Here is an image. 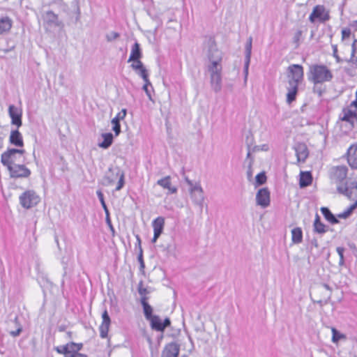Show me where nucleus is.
<instances>
[{
    "instance_id": "nucleus-37",
    "label": "nucleus",
    "mask_w": 357,
    "mask_h": 357,
    "mask_svg": "<svg viewBox=\"0 0 357 357\" xmlns=\"http://www.w3.org/2000/svg\"><path fill=\"white\" fill-rule=\"evenodd\" d=\"M332 49H333V56L335 59V60L337 63H340V62L343 61L344 60H345L344 59L342 58L339 55L337 45H333Z\"/></svg>"
},
{
    "instance_id": "nucleus-10",
    "label": "nucleus",
    "mask_w": 357,
    "mask_h": 357,
    "mask_svg": "<svg viewBox=\"0 0 357 357\" xmlns=\"http://www.w3.org/2000/svg\"><path fill=\"white\" fill-rule=\"evenodd\" d=\"M345 155L349 167L353 169H357V143L349 146Z\"/></svg>"
},
{
    "instance_id": "nucleus-7",
    "label": "nucleus",
    "mask_w": 357,
    "mask_h": 357,
    "mask_svg": "<svg viewBox=\"0 0 357 357\" xmlns=\"http://www.w3.org/2000/svg\"><path fill=\"white\" fill-rule=\"evenodd\" d=\"M348 169L344 165L335 166L329 170V178L332 183H343L347 177Z\"/></svg>"
},
{
    "instance_id": "nucleus-46",
    "label": "nucleus",
    "mask_w": 357,
    "mask_h": 357,
    "mask_svg": "<svg viewBox=\"0 0 357 357\" xmlns=\"http://www.w3.org/2000/svg\"><path fill=\"white\" fill-rule=\"evenodd\" d=\"M3 139L1 137H0V150L3 148Z\"/></svg>"
},
{
    "instance_id": "nucleus-32",
    "label": "nucleus",
    "mask_w": 357,
    "mask_h": 357,
    "mask_svg": "<svg viewBox=\"0 0 357 357\" xmlns=\"http://www.w3.org/2000/svg\"><path fill=\"white\" fill-rule=\"evenodd\" d=\"M220 61H213L210 66V70L211 71L213 76L215 75L218 77V78H220V73L221 70V66L220 65Z\"/></svg>"
},
{
    "instance_id": "nucleus-16",
    "label": "nucleus",
    "mask_w": 357,
    "mask_h": 357,
    "mask_svg": "<svg viewBox=\"0 0 357 357\" xmlns=\"http://www.w3.org/2000/svg\"><path fill=\"white\" fill-rule=\"evenodd\" d=\"M257 202L259 205L266 207L270 204V193L266 188L260 189L256 196Z\"/></svg>"
},
{
    "instance_id": "nucleus-8",
    "label": "nucleus",
    "mask_w": 357,
    "mask_h": 357,
    "mask_svg": "<svg viewBox=\"0 0 357 357\" xmlns=\"http://www.w3.org/2000/svg\"><path fill=\"white\" fill-rule=\"evenodd\" d=\"M24 153V150L10 149L4 151L1 155V162L7 169L13 165H15L17 155H22Z\"/></svg>"
},
{
    "instance_id": "nucleus-47",
    "label": "nucleus",
    "mask_w": 357,
    "mask_h": 357,
    "mask_svg": "<svg viewBox=\"0 0 357 357\" xmlns=\"http://www.w3.org/2000/svg\"><path fill=\"white\" fill-rule=\"evenodd\" d=\"M249 47H251V39L250 40Z\"/></svg>"
},
{
    "instance_id": "nucleus-33",
    "label": "nucleus",
    "mask_w": 357,
    "mask_h": 357,
    "mask_svg": "<svg viewBox=\"0 0 357 357\" xmlns=\"http://www.w3.org/2000/svg\"><path fill=\"white\" fill-rule=\"evenodd\" d=\"M350 60L352 62H357V39L356 38L352 42Z\"/></svg>"
},
{
    "instance_id": "nucleus-19",
    "label": "nucleus",
    "mask_w": 357,
    "mask_h": 357,
    "mask_svg": "<svg viewBox=\"0 0 357 357\" xmlns=\"http://www.w3.org/2000/svg\"><path fill=\"white\" fill-rule=\"evenodd\" d=\"M13 20L8 16L0 18V35L8 33L13 26Z\"/></svg>"
},
{
    "instance_id": "nucleus-21",
    "label": "nucleus",
    "mask_w": 357,
    "mask_h": 357,
    "mask_svg": "<svg viewBox=\"0 0 357 357\" xmlns=\"http://www.w3.org/2000/svg\"><path fill=\"white\" fill-rule=\"evenodd\" d=\"M132 63L131 64L132 68L136 71L142 78H146L148 72L144 66L140 59L132 60Z\"/></svg>"
},
{
    "instance_id": "nucleus-5",
    "label": "nucleus",
    "mask_w": 357,
    "mask_h": 357,
    "mask_svg": "<svg viewBox=\"0 0 357 357\" xmlns=\"http://www.w3.org/2000/svg\"><path fill=\"white\" fill-rule=\"evenodd\" d=\"M330 19V10L324 5H316L309 16V20L312 23H325Z\"/></svg>"
},
{
    "instance_id": "nucleus-42",
    "label": "nucleus",
    "mask_w": 357,
    "mask_h": 357,
    "mask_svg": "<svg viewBox=\"0 0 357 357\" xmlns=\"http://www.w3.org/2000/svg\"><path fill=\"white\" fill-rule=\"evenodd\" d=\"M97 195H98V197L102 204V207L107 211V206H106L105 200H104V197H103L102 192L100 190H98Z\"/></svg>"
},
{
    "instance_id": "nucleus-12",
    "label": "nucleus",
    "mask_w": 357,
    "mask_h": 357,
    "mask_svg": "<svg viewBox=\"0 0 357 357\" xmlns=\"http://www.w3.org/2000/svg\"><path fill=\"white\" fill-rule=\"evenodd\" d=\"M180 345L176 342L167 344L162 352V357H178Z\"/></svg>"
},
{
    "instance_id": "nucleus-41",
    "label": "nucleus",
    "mask_w": 357,
    "mask_h": 357,
    "mask_svg": "<svg viewBox=\"0 0 357 357\" xmlns=\"http://www.w3.org/2000/svg\"><path fill=\"white\" fill-rule=\"evenodd\" d=\"M123 185H124V175L123 174H121L119 176V179L118 181V184L116 187V190H121L123 188Z\"/></svg>"
},
{
    "instance_id": "nucleus-20",
    "label": "nucleus",
    "mask_w": 357,
    "mask_h": 357,
    "mask_svg": "<svg viewBox=\"0 0 357 357\" xmlns=\"http://www.w3.org/2000/svg\"><path fill=\"white\" fill-rule=\"evenodd\" d=\"M9 142L11 144L18 146L23 147L24 146V141L22 136V134L19 132L18 130H12L9 137Z\"/></svg>"
},
{
    "instance_id": "nucleus-4",
    "label": "nucleus",
    "mask_w": 357,
    "mask_h": 357,
    "mask_svg": "<svg viewBox=\"0 0 357 357\" xmlns=\"http://www.w3.org/2000/svg\"><path fill=\"white\" fill-rule=\"evenodd\" d=\"M82 348V343L68 342L65 345L55 347V351L64 357H87L85 354L79 352Z\"/></svg>"
},
{
    "instance_id": "nucleus-29",
    "label": "nucleus",
    "mask_w": 357,
    "mask_h": 357,
    "mask_svg": "<svg viewBox=\"0 0 357 357\" xmlns=\"http://www.w3.org/2000/svg\"><path fill=\"white\" fill-rule=\"evenodd\" d=\"M354 34L349 27H344L341 30V41L344 42L349 40L351 36L354 37Z\"/></svg>"
},
{
    "instance_id": "nucleus-49",
    "label": "nucleus",
    "mask_w": 357,
    "mask_h": 357,
    "mask_svg": "<svg viewBox=\"0 0 357 357\" xmlns=\"http://www.w3.org/2000/svg\"><path fill=\"white\" fill-rule=\"evenodd\" d=\"M355 23L357 24V20H356V21H355Z\"/></svg>"
},
{
    "instance_id": "nucleus-48",
    "label": "nucleus",
    "mask_w": 357,
    "mask_h": 357,
    "mask_svg": "<svg viewBox=\"0 0 357 357\" xmlns=\"http://www.w3.org/2000/svg\"><path fill=\"white\" fill-rule=\"evenodd\" d=\"M197 190H199L200 192H202V190L201 189H197Z\"/></svg>"
},
{
    "instance_id": "nucleus-24",
    "label": "nucleus",
    "mask_w": 357,
    "mask_h": 357,
    "mask_svg": "<svg viewBox=\"0 0 357 357\" xmlns=\"http://www.w3.org/2000/svg\"><path fill=\"white\" fill-rule=\"evenodd\" d=\"M321 211L325 219L330 223L334 225L338 223L337 218L331 212L327 207H321Z\"/></svg>"
},
{
    "instance_id": "nucleus-35",
    "label": "nucleus",
    "mask_w": 357,
    "mask_h": 357,
    "mask_svg": "<svg viewBox=\"0 0 357 357\" xmlns=\"http://www.w3.org/2000/svg\"><path fill=\"white\" fill-rule=\"evenodd\" d=\"M111 123L112 124V130H114L115 135L118 136L121 132L120 121L113 118Z\"/></svg>"
},
{
    "instance_id": "nucleus-14",
    "label": "nucleus",
    "mask_w": 357,
    "mask_h": 357,
    "mask_svg": "<svg viewBox=\"0 0 357 357\" xmlns=\"http://www.w3.org/2000/svg\"><path fill=\"white\" fill-rule=\"evenodd\" d=\"M102 323L99 327L100 335L102 338L107 337L111 320L107 310L102 314Z\"/></svg>"
},
{
    "instance_id": "nucleus-38",
    "label": "nucleus",
    "mask_w": 357,
    "mask_h": 357,
    "mask_svg": "<svg viewBox=\"0 0 357 357\" xmlns=\"http://www.w3.org/2000/svg\"><path fill=\"white\" fill-rule=\"evenodd\" d=\"M266 181V176L264 173H259L256 176V182L258 185H262Z\"/></svg>"
},
{
    "instance_id": "nucleus-43",
    "label": "nucleus",
    "mask_w": 357,
    "mask_h": 357,
    "mask_svg": "<svg viewBox=\"0 0 357 357\" xmlns=\"http://www.w3.org/2000/svg\"><path fill=\"white\" fill-rule=\"evenodd\" d=\"M119 37V34L118 33L114 32V31L107 36V40H109V41L116 39Z\"/></svg>"
},
{
    "instance_id": "nucleus-23",
    "label": "nucleus",
    "mask_w": 357,
    "mask_h": 357,
    "mask_svg": "<svg viewBox=\"0 0 357 357\" xmlns=\"http://www.w3.org/2000/svg\"><path fill=\"white\" fill-rule=\"evenodd\" d=\"M314 231L318 234H324L327 231L326 226L321 221L319 214L316 213L313 224Z\"/></svg>"
},
{
    "instance_id": "nucleus-17",
    "label": "nucleus",
    "mask_w": 357,
    "mask_h": 357,
    "mask_svg": "<svg viewBox=\"0 0 357 357\" xmlns=\"http://www.w3.org/2000/svg\"><path fill=\"white\" fill-rule=\"evenodd\" d=\"M295 151L298 162H304L308 157V149L305 144L298 143L295 146Z\"/></svg>"
},
{
    "instance_id": "nucleus-18",
    "label": "nucleus",
    "mask_w": 357,
    "mask_h": 357,
    "mask_svg": "<svg viewBox=\"0 0 357 357\" xmlns=\"http://www.w3.org/2000/svg\"><path fill=\"white\" fill-rule=\"evenodd\" d=\"M157 184L162 187L163 189L168 190L171 194H174L177 192V188L172 185L171 177L169 176H165L157 181Z\"/></svg>"
},
{
    "instance_id": "nucleus-27",
    "label": "nucleus",
    "mask_w": 357,
    "mask_h": 357,
    "mask_svg": "<svg viewBox=\"0 0 357 357\" xmlns=\"http://www.w3.org/2000/svg\"><path fill=\"white\" fill-rule=\"evenodd\" d=\"M141 303L143 307L144 313L146 319L148 320L151 319V317L155 316L152 314L153 309L151 306L148 303V301H146V298H143V301H142Z\"/></svg>"
},
{
    "instance_id": "nucleus-22",
    "label": "nucleus",
    "mask_w": 357,
    "mask_h": 357,
    "mask_svg": "<svg viewBox=\"0 0 357 357\" xmlns=\"http://www.w3.org/2000/svg\"><path fill=\"white\" fill-rule=\"evenodd\" d=\"M312 176L310 172H301L300 173L299 185L305 188L312 184Z\"/></svg>"
},
{
    "instance_id": "nucleus-3",
    "label": "nucleus",
    "mask_w": 357,
    "mask_h": 357,
    "mask_svg": "<svg viewBox=\"0 0 357 357\" xmlns=\"http://www.w3.org/2000/svg\"><path fill=\"white\" fill-rule=\"evenodd\" d=\"M333 77L332 71L325 65L314 64L309 68L308 79L314 84L331 82Z\"/></svg>"
},
{
    "instance_id": "nucleus-15",
    "label": "nucleus",
    "mask_w": 357,
    "mask_h": 357,
    "mask_svg": "<svg viewBox=\"0 0 357 357\" xmlns=\"http://www.w3.org/2000/svg\"><path fill=\"white\" fill-rule=\"evenodd\" d=\"M152 226L153 228V238L152 241L153 243L156 242L160 234H162L164 226H165V219L162 217H158L155 218L152 223Z\"/></svg>"
},
{
    "instance_id": "nucleus-26",
    "label": "nucleus",
    "mask_w": 357,
    "mask_h": 357,
    "mask_svg": "<svg viewBox=\"0 0 357 357\" xmlns=\"http://www.w3.org/2000/svg\"><path fill=\"white\" fill-rule=\"evenodd\" d=\"M102 137L103 141L99 144L100 147L107 149L112 145L113 142V135L112 133H103Z\"/></svg>"
},
{
    "instance_id": "nucleus-11",
    "label": "nucleus",
    "mask_w": 357,
    "mask_h": 357,
    "mask_svg": "<svg viewBox=\"0 0 357 357\" xmlns=\"http://www.w3.org/2000/svg\"><path fill=\"white\" fill-rule=\"evenodd\" d=\"M149 321L152 329L160 332L164 331L165 328L169 326L171 324V321L169 318H166L164 321H162L157 315L151 317V319H149Z\"/></svg>"
},
{
    "instance_id": "nucleus-39",
    "label": "nucleus",
    "mask_w": 357,
    "mask_h": 357,
    "mask_svg": "<svg viewBox=\"0 0 357 357\" xmlns=\"http://www.w3.org/2000/svg\"><path fill=\"white\" fill-rule=\"evenodd\" d=\"M336 251L340 257V260H339L340 264H343L344 261V248L342 247H337L336 248Z\"/></svg>"
},
{
    "instance_id": "nucleus-28",
    "label": "nucleus",
    "mask_w": 357,
    "mask_h": 357,
    "mask_svg": "<svg viewBox=\"0 0 357 357\" xmlns=\"http://www.w3.org/2000/svg\"><path fill=\"white\" fill-rule=\"evenodd\" d=\"M291 240L294 243H300L303 240V231L300 227L291 230Z\"/></svg>"
},
{
    "instance_id": "nucleus-6",
    "label": "nucleus",
    "mask_w": 357,
    "mask_h": 357,
    "mask_svg": "<svg viewBox=\"0 0 357 357\" xmlns=\"http://www.w3.org/2000/svg\"><path fill=\"white\" fill-rule=\"evenodd\" d=\"M20 203L26 209L36 206L40 202V197L33 190L24 191L19 197Z\"/></svg>"
},
{
    "instance_id": "nucleus-2",
    "label": "nucleus",
    "mask_w": 357,
    "mask_h": 357,
    "mask_svg": "<svg viewBox=\"0 0 357 357\" xmlns=\"http://www.w3.org/2000/svg\"><path fill=\"white\" fill-rule=\"evenodd\" d=\"M339 122L342 130L344 133L357 132V110L352 106L344 107L339 115Z\"/></svg>"
},
{
    "instance_id": "nucleus-9",
    "label": "nucleus",
    "mask_w": 357,
    "mask_h": 357,
    "mask_svg": "<svg viewBox=\"0 0 357 357\" xmlns=\"http://www.w3.org/2000/svg\"><path fill=\"white\" fill-rule=\"evenodd\" d=\"M10 176L12 178H28L31 171L24 165H15L8 168Z\"/></svg>"
},
{
    "instance_id": "nucleus-34",
    "label": "nucleus",
    "mask_w": 357,
    "mask_h": 357,
    "mask_svg": "<svg viewBox=\"0 0 357 357\" xmlns=\"http://www.w3.org/2000/svg\"><path fill=\"white\" fill-rule=\"evenodd\" d=\"M138 291L141 296V301H143L144 298H146V301L149 300V297L147 296V295L149 293V291L146 288L143 287L142 282H140L139 284Z\"/></svg>"
},
{
    "instance_id": "nucleus-44",
    "label": "nucleus",
    "mask_w": 357,
    "mask_h": 357,
    "mask_svg": "<svg viewBox=\"0 0 357 357\" xmlns=\"http://www.w3.org/2000/svg\"><path fill=\"white\" fill-rule=\"evenodd\" d=\"M22 331V329L20 328H18L17 330L15 331H11L10 332V335L13 337H16L17 335H20V333H21Z\"/></svg>"
},
{
    "instance_id": "nucleus-36",
    "label": "nucleus",
    "mask_w": 357,
    "mask_h": 357,
    "mask_svg": "<svg viewBox=\"0 0 357 357\" xmlns=\"http://www.w3.org/2000/svg\"><path fill=\"white\" fill-rule=\"evenodd\" d=\"M142 79L144 81V84L143 86V89L145 91L146 95L148 96V97L151 100V95L150 93V91H149L148 87H149V86H151V82L149 81V74L146 75V78H142Z\"/></svg>"
},
{
    "instance_id": "nucleus-40",
    "label": "nucleus",
    "mask_w": 357,
    "mask_h": 357,
    "mask_svg": "<svg viewBox=\"0 0 357 357\" xmlns=\"http://www.w3.org/2000/svg\"><path fill=\"white\" fill-rule=\"evenodd\" d=\"M126 114H127L126 109H122L121 111H120L114 119L120 121L121 120H123L125 119Z\"/></svg>"
},
{
    "instance_id": "nucleus-1",
    "label": "nucleus",
    "mask_w": 357,
    "mask_h": 357,
    "mask_svg": "<svg viewBox=\"0 0 357 357\" xmlns=\"http://www.w3.org/2000/svg\"><path fill=\"white\" fill-rule=\"evenodd\" d=\"M288 84L287 102L290 105L296 98L298 85L303 80L304 69L301 65L292 64L287 68Z\"/></svg>"
},
{
    "instance_id": "nucleus-30",
    "label": "nucleus",
    "mask_w": 357,
    "mask_h": 357,
    "mask_svg": "<svg viewBox=\"0 0 357 357\" xmlns=\"http://www.w3.org/2000/svg\"><path fill=\"white\" fill-rule=\"evenodd\" d=\"M357 207V201L351 204L347 210L344 212L340 213L337 215V218L342 219L347 218Z\"/></svg>"
},
{
    "instance_id": "nucleus-25",
    "label": "nucleus",
    "mask_w": 357,
    "mask_h": 357,
    "mask_svg": "<svg viewBox=\"0 0 357 357\" xmlns=\"http://www.w3.org/2000/svg\"><path fill=\"white\" fill-rule=\"evenodd\" d=\"M142 56V53L140 51L139 45L137 43H135L132 47L130 55L128 59V62H130L132 60H137L139 59Z\"/></svg>"
},
{
    "instance_id": "nucleus-13",
    "label": "nucleus",
    "mask_w": 357,
    "mask_h": 357,
    "mask_svg": "<svg viewBox=\"0 0 357 357\" xmlns=\"http://www.w3.org/2000/svg\"><path fill=\"white\" fill-rule=\"evenodd\" d=\"M8 114L11 118V123L15 125L17 128L22 126V110L14 105H10Z\"/></svg>"
},
{
    "instance_id": "nucleus-45",
    "label": "nucleus",
    "mask_w": 357,
    "mask_h": 357,
    "mask_svg": "<svg viewBox=\"0 0 357 357\" xmlns=\"http://www.w3.org/2000/svg\"><path fill=\"white\" fill-rule=\"evenodd\" d=\"M139 261L141 262V266L143 268L144 267V261H143L142 256V255L139 256Z\"/></svg>"
},
{
    "instance_id": "nucleus-31",
    "label": "nucleus",
    "mask_w": 357,
    "mask_h": 357,
    "mask_svg": "<svg viewBox=\"0 0 357 357\" xmlns=\"http://www.w3.org/2000/svg\"><path fill=\"white\" fill-rule=\"evenodd\" d=\"M332 332V342L334 343H337L342 339H346V336L344 334L339 333L335 328H331Z\"/></svg>"
}]
</instances>
